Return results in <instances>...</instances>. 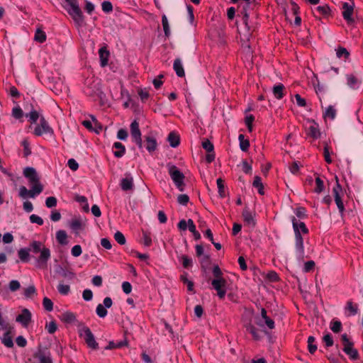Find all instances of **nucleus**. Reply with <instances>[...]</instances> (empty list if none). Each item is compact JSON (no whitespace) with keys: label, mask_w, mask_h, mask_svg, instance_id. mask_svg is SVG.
<instances>
[{"label":"nucleus","mask_w":363,"mask_h":363,"mask_svg":"<svg viewBox=\"0 0 363 363\" xmlns=\"http://www.w3.org/2000/svg\"><path fill=\"white\" fill-rule=\"evenodd\" d=\"M180 259L182 261V266L186 269H189L193 264L192 259L186 255H182Z\"/></svg>","instance_id":"50"},{"label":"nucleus","mask_w":363,"mask_h":363,"mask_svg":"<svg viewBox=\"0 0 363 363\" xmlns=\"http://www.w3.org/2000/svg\"><path fill=\"white\" fill-rule=\"evenodd\" d=\"M347 85L352 89H357L359 88L362 81L354 74H347L345 75Z\"/></svg>","instance_id":"17"},{"label":"nucleus","mask_w":363,"mask_h":363,"mask_svg":"<svg viewBox=\"0 0 363 363\" xmlns=\"http://www.w3.org/2000/svg\"><path fill=\"white\" fill-rule=\"evenodd\" d=\"M315 338L313 336H309L308 337V350L311 354H314L317 350V345L315 344Z\"/></svg>","instance_id":"42"},{"label":"nucleus","mask_w":363,"mask_h":363,"mask_svg":"<svg viewBox=\"0 0 363 363\" xmlns=\"http://www.w3.org/2000/svg\"><path fill=\"white\" fill-rule=\"evenodd\" d=\"M120 186L124 191H131L134 188L133 177L130 173H125V177L121 180Z\"/></svg>","instance_id":"16"},{"label":"nucleus","mask_w":363,"mask_h":363,"mask_svg":"<svg viewBox=\"0 0 363 363\" xmlns=\"http://www.w3.org/2000/svg\"><path fill=\"white\" fill-rule=\"evenodd\" d=\"M246 330L252 335L253 340L258 341L262 339L260 331L251 323L245 325Z\"/></svg>","instance_id":"22"},{"label":"nucleus","mask_w":363,"mask_h":363,"mask_svg":"<svg viewBox=\"0 0 363 363\" xmlns=\"http://www.w3.org/2000/svg\"><path fill=\"white\" fill-rule=\"evenodd\" d=\"M292 227L294 232V249L296 257L298 262H303L305 258V249L303 245V235H308V228L306 224L298 220L295 216L291 217Z\"/></svg>","instance_id":"2"},{"label":"nucleus","mask_w":363,"mask_h":363,"mask_svg":"<svg viewBox=\"0 0 363 363\" xmlns=\"http://www.w3.org/2000/svg\"><path fill=\"white\" fill-rule=\"evenodd\" d=\"M341 340L343 344V351L349 356L352 360H356L359 358L358 351L354 348V343L350 341L347 334L341 335Z\"/></svg>","instance_id":"7"},{"label":"nucleus","mask_w":363,"mask_h":363,"mask_svg":"<svg viewBox=\"0 0 363 363\" xmlns=\"http://www.w3.org/2000/svg\"><path fill=\"white\" fill-rule=\"evenodd\" d=\"M252 186L257 189V191L260 195L264 194V185L259 176L255 177Z\"/></svg>","instance_id":"31"},{"label":"nucleus","mask_w":363,"mask_h":363,"mask_svg":"<svg viewBox=\"0 0 363 363\" xmlns=\"http://www.w3.org/2000/svg\"><path fill=\"white\" fill-rule=\"evenodd\" d=\"M46 38L47 37L45 33L42 29L39 28H37L35 33L34 40L40 43H43L45 42Z\"/></svg>","instance_id":"37"},{"label":"nucleus","mask_w":363,"mask_h":363,"mask_svg":"<svg viewBox=\"0 0 363 363\" xmlns=\"http://www.w3.org/2000/svg\"><path fill=\"white\" fill-rule=\"evenodd\" d=\"M315 265V262L313 260L306 262L304 263V266L303 268V272H305V273L310 272L311 271H312L314 269Z\"/></svg>","instance_id":"61"},{"label":"nucleus","mask_w":363,"mask_h":363,"mask_svg":"<svg viewBox=\"0 0 363 363\" xmlns=\"http://www.w3.org/2000/svg\"><path fill=\"white\" fill-rule=\"evenodd\" d=\"M67 3L65 7L66 11L69 15L72 18L74 23L82 27L84 24V16L82 11L81 10L77 0H65Z\"/></svg>","instance_id":"3"},{"label":"nucleus","mask_w":363,"mask_h":363,"mask_svg":"<svg viewBox=\"0 0 363 363\" xmlns=\"http://www.w3.org/2000/svg\"><path fill=\"white\" fill-rule=\"evenodd\" d=\"M336 116V110L333 106H329L323 113L324 118L333 120Z\"/></svg>","instance_id":"38"},{"label":"nucleus","mask_w":363,"mask_h":363,"mask_svg":"<svg viewBox=\"0 0 363 363\" xmlns=\"http://www.w3.org/2000/svg\"><path fill=\"white\" fill-rule=\"evenodd\" d=\"M113 304L112 299L110 297H106L104 299L103 304H99L96 308V313L99 318H105L108 311L106 308L111 307Z\"/></svg>","instance_id":"15"},{"label":"nucleus","mask_w":363,"mask_h":363,"mask_svg":"<svg viewBox=\"0 0 363 363\" xmlns=\"http://www.w3.org/2000/svg\"><path fill=\"white\" fill-rule=\"evenodd\" d=\"M173 68L179 77H183L185 75L184 69L179 58H177L174 61Z\"/></svg>","instance_id":"26"},{"label":"nucleus","mask_w":363,"mask_h":363,"mask_svg":"<svg viewBox=\"0 0 363 363\" xmlns=\"http://www.w3.org/2000/svg\"><path fill=\"white\" fill-rule=\"evenodd\" d=\"M166 167L177 189L179 191H184L185 187L184 174L172 162H168Z\"/></svg>","instance_id":"4"},{"label":"nucleus","mask_w":363,"mask_h":363,"mask_svg":"<svg viewBox=\"0 0 363 363\" xmlns=\"http://www.w3.org/2000/svg\"><path fill=\"white\" fill-rule=\"evenodd\" d=\"M240 147L242 151L246 152L250 147V141L247 139L245 138L244 135L240 134L238 137Z\"/></svg>","instance_id":"39"},{"label":"nucleus","mask_w":363,"mask_h":363,"mask_svg":"<svg viewBox=\"0 0 363 363\" xmlns=\"http://www.w3.org/2000/svg\"><path fill=\"white\" fill-rule=\"evenodd\" d=\"M33 134L36 136H41L43 134H49L50 135H53L54 130L50 127L44 116H41L40 118L39 124H38L34 128Z\"/></svg>","instance_id":"8"},{"label":"nucleus","mask_w":363,"mask_h":363,"mask_svg":"<svg viewBox=\"0 0 363 363\" xmlns=\"http://www.w3.org/2000/svg\"><path fill=\"white\" fill-rule=\"evenodd\" d=\"M138 96L140 98V100L143 102H145L148 99V98L150 97L149 91H148V90L146 88H145V89H140L138 91Z\"/></svg>","instance_id":"54"},{"label":"nucleus","mask_w":363,"mask_h":363,"mask_svg":"<svg viewBox=\"0 0 363 363\" xmlns=\"http://www.w3.org/2000/svg\"><path fill=\"white\" fill-rule=\"evenodd\" d=\"M180 279L184 284H186L189 291H194V282L187 279L186 274L182 275Z\"/></svg>","instance_id":"55"},{"label":"nucleus","mask_w":363,"mask_h":363,"mask_svg":"<svg viewBox=\"0 0 363 363\" xmlns=\"http://www.w3.org/2000/svg\"><path fill=\"white\" fill-rule=\"evenodd\" d=\"M335 179H336V184L333 188V194L334 200H335V204L337 207L339 213H340L341 218H343L344 215H345V208L344 203L342 201V196L345 194V191L342 189L341 185L339 184L337 177H335Z\"/></svg>","instance_id":"5"},{"label":"nucleus","mask_w":363,"mask_h":363,"mask_svg":"<svg viewBox=\"0 0 363 363\" xmlns=\"http://www.w3.org/2000/svg\"><path fill=\"white\" fill-rule=\"evenodd\" d=\"M143 146L150 154L153 153L157 150V139L152 133L144 136V142H143Z\"/></svg>","instance_id":"13"},{"label":"nucleus","mask_w":363,"mask_h":363,"mask_svg":"<svg viewBox=\"0 0 363 363\" xmlns=\"http://www.w3.org/2000/svg\"><path fill=\"white\" fill-rule=\"evenodd\" d=\"M23 175L31 185V189L28 190L24 186L19 188L18 195L25 199L28 197L35 198L43 191V186L40 182V178L35 168L27 167L23 169Z\"/></svg>","instance_id":"1"},{"label":"nucleus","mask_w":363,"mask_h":363,"mask_svg":"<svg viewBox=\"0 0 363 363\" xmlns=\"http://www.w3.org/2000/svg\"><path fill=\"white\" fill-rule=\"evenodd\" d=\"M56 239L61 245H66L67 243V235L64 230H59L56 233Z\"/></svg>","instance_id":"35"},{"label":"nucleus","mask_w":363,"mask_h":363,"mask_svg":"<svg viewBox=\"0 0 363 363\" xmlns=\"http://www.w3.org/2000/svg\"><path fill=\"white\" fill-rule=\"evenodd\" d=\"M114 239L121 245H125L126 242V239L124 235L120 231L115 233Z\"/></svg>","instance_id":"52"},{"label":"nucleus","mask_w":363,"mask_h":363,"mask_svg":"<svg viewBox=\"0 0 363 363\" xmlns=\"http://www.w3.org/2000/svg\"><path fill=\"white\" fill-rule=\"evenodd\" d=\"M202 147L207 152H211L214 150L213 145L208 140L202 142Z\"/></svg>","instance_id":"64"},{"label":"nucleus","mask_w":363,"mask_h":363,"mask_svg":"<svg viewBox=\"0 0 363 363\" xmlns=\"http://www.w3.org/2000/svg\"><path fill=\"white\" fill-rule=\"evenodd\" d=\"M130 135L132 140L140 149L143 148L142 134L139 127V123L134 120L130 125Z\"/></svg>","instance_id":"9"},{"label":"nucleus","mask_w":363,"mask_h":363,"mask_svg":"<svg viewBox=\"0 0 363 363\" xmlns=\"http://www.w3.org/2000/svg\"><path fill=\"white\" fill-rule=\"evenodd\" d=\"M29 219H30V222L31 223H36L38 225H43L44 223L43 218L35 214L30 215L29 217Z\"/></svg>","instance_id":"60"},{"label":"nucleus","mask_w":363,"mask_h":363,"mask_svg":"<svg viewBox=\"0 0 363 363\" xmlns=\"http://www.w3.org/2000/svg\"><path fill=\"white\" fill-rule=\"evenodd\" d=\"M43 247H45L43 244L40 241L34 240L30 242L28 249L30 252H32L34 254L40 253V252L43 250Z\"/></svg>","instance_id":"29"},{"label":"nucleus","mask_w":363,"mask_h":363,"mask_svg":"<svg viewBox=\"0 0 363 363\" xmlns=\"http://www.w3.org/2000/svg\"><path fill=\"white\" fill-rule=\"evenodd\" d=\"M330 329L333 332L337 333L342 330V323L339 320H334L331 322Z\"/></svg>","instance_id":"56"},{"label":"nucleus","mask_w":363,"mask_h":363,"mask_svg":"<svg viewBox=\"0 0 363 363\" xmlns=\"http://www.w3.org/2000/svg\"><path fill=\"white\" fill-rule=\"evenodd\" d=\"M26 117L29 118L31 123H35L40 118L39 113L35 109H32L29 113H26Z\"/></svg>","instance_id":"43"},{"label":"nucleus","mask_w":363,"mask_h":363,"mask_svg":"<svg viewBox=\"0 0 363 363\" xmlns=\"http://www.w3.org/2000/svg\"><path fill=\"white\" fill-rule=\"evenodd\" d=\"M128 345V342L126 340H121L117 342L114 341H110L108 345L106 346L105 350H113L117 348H122L125 346Z\"/></svg>","instance_id":"30"},{"label":"nucleus","mask_w":363,"mask_h":363,"mask_svg":"<svg viewBox=\"0 0 363 363\" xmlns=\"http://www.w3.org/2000/svg\"><path fill=\"white\" fill-rule=\"evenodd\" d=\"M43 306L45 310H46L47 311L50 312L53 310V303L51 301V299H50L48 297L43 298Z\"/></svg>","instance_id":"53"},{"label":"nucleus","mask_w":363,"mask_h":363,"mask_svg":"<svg viewBox=\"0 0 363 363\" xmlns=\"http://www.w3.org/2000/svg\"><path fill=\"white\" fill-rule=\"evenodd\" d=\"M266 278L269 281H272V282H277L279 280L278 274L274 271L269 272L266 275Z\"/></svg>","instance_id":"62"},{"label":"nucleus","mask_w":363,"mask_h":363,"mask_svg":"<svg viewBox=\"0 0 363 363\" xmlns=\"http://www.w3.org/2000/svg\"><path fill=\"white\" fill-rule=\"evenodd\" d=\"M354 2H351V3L345 2L342 4V15L348 26H353L355 23V20L352 16L353 12H354Z\"/></svg>","instance_id":"10"},{"label":"nucleus","mask_w":363,"mask_h":363,"mask_svg":"<svg viewBox=\"0 0 363 363\" xmlns=\"http://www.w3.org/2000/svg\"><path fill=\"white\" fill-rule=\"evenodd\" d=\"M308 135L314 138L318 139L320 136V130L317 125H311L308 128Z\"/></svg>","instance_id":"46"},{"label":"nucleus","mask_w":363,"mask_h":363,"mask_svg":"<svg viewBox=\"0 0 363 363\" xmlns=\"http://www.w3.org/2000/svg\"><path fill=\"white\" fill-rule=\"evenodd\" d=\"M60 319L65 323H73L77 320L75 314L69 311L62 313L60 315Z\"/></svg>","instance_id":"27"},{"label":"nucleus","mask_w":363,"mask_h":363,"mask_svg":"<svg viewBox=\"0 0 363 363\" xmlns=\"http://www.w3.org/2000/svg\"><path fill=\"white\" fill-rule=\"evenodd\" d=\"M227 281L225 279H214L211 281L213 288L217 291L220 298H223L226 294L225 286Z\"/></svg>","instance_id":"14"},{"label":"nucleus","mask_w":363,"mask_h":363,"mask_svg":"<svg viewBox=\"0 0 363 363\" xmlns=\"http://www.w3.org/2000/svg\"><path fill=\"white\" fill-rule=\"evenodd\" d=\"M57 290L62 295H67L70 291V287L67 284H60L57 286Z\"/></svg>","instance_id":"59"},{"label":"nucleus","mask_w":363,"mask_h":363,"mask_svg":"<svg viewBox=\"0 0 363 363\" xmlns=\"http://www.w3.org/2000/svg\"><path fill=\"white\" fill-rule=\"evenodd\" d=\"M23 112L20 106H16L12 109V116L16 119H20L23 117Z\"/></svg>","instance_id":"58"},{"label":"nucleus","mask_w":363,"mask_h":363,"mask_svg":"<svg viewBox=\"0 0 363 363\" xmlns=\"http://www.w3.org/2000/svg\"><path fill=\"white\" fill-rule=\"evenodd\" d=\"M36 294V289L34 285H30L23 289V296L27 299L33 298Z\"/></svg>","instance_id":"34"},{"label":"nucleus","mask_w":363,"mask_h":363,"mask_svg":"<svg viewBox=\"0 0 363 363\" xmlns=\"http://www.w3.org/2000/svg\"><path fill=\"white\" fill-rule=\"evenodd\" d=\"M99 83L93 78L87 79L84 83V92L87 96H94L99 91Z\"/></svg>","instance_id":"11"},{"label":"nucleus","mask_w":363,"mask_h":363,"mask_svg":"<svg viewBox=\"0 0 363 363\" xmlns=\"http://www.w3.org/2000/svg\"><path fill=\"white\" fill-rule=\"evenodd\" d=\"M50 257V249L45 247H43V250L40 252V256L36 259L35 266L40 269H45Z\"/></svg>","instance_id":"12"},{"label":"nucleus","mask_w":363,"mask_h":363,"mask_svg":"<svg viewBox=\"0 0 363 363\" xmlns=\"http://www.w3.org/2000/svg\"><path fill=\"white\" fill-rule=\"evenodd\" d=\"M162 23L163 30H164L165 36L169 37L170 35V28H169L167 18L165 15H163L162 17Z\"/></svg>","instance_id":"48"},{"label":"nucleus","mask_w":363,"mask_h":363,"mask_svg":"<svg viewBox=\"0 0 363 363\" xmlns=\"http://www.w3.org/2000/svg\"><path fill=\"white\" fill-rule=\"evenodd\" d=\"M21 288V284L17 280H11L9 284V289L11 291L14 292Z\"/></svg>","instance_id":"63"},{"label":"nucleus","mask_w":363,"mask_h":363,"mask_svg":"<svg viewBox=\"0 0 363 363\" xmlns=\"http://www.w3.org/2000/svg\"><path fill=\"white\" fill-rule=\"evenodd\" d=\"M143 244L146 247H150L152 245L150 233L147 231H143Z\"/></svg>","instance_id":"47"},{"label":"nucleus","mask_w":363,"mask_h":363,"mask_svg":"<svg viewBox=\"0 0 363 363\" xmlns=\"http://www.w3.org/2000/svg\"><path fill=\"white\" fill-rule=\"evenodd\" d=\"M29 252L30 250L28 248H21L18 250V255L21 261L23 262H28L29 261Z\"/></svg>","instance_id":"36"},{"label":"nucleus","mask_w":363,"mask_h":363,"mask_svg":"<svg viewBox=\"0 0 363 363\" xmlns=\"http://www.w3.org/2000/svg\"><path fill=\"white\" fill-rule=\"evenodd\" d=\"M1 342L8 348H11L13 347V342L12 337L10 335V331L6 332L3 337H1Z\"/></svg>","instance_id":"32"},{"label":"nucleus","mask_w":363,"mask_h":363,"mask_svg":"<svg viewBox=\"0 0 363 363\" xmlns=\"http://www.w3.org/2000/svg\"><path fill=\"white\" fill-rule=\"evenodd\" d=\"M102 11L106 13H111L113 11V5L109 1H104L101 4Z\"/></svg>","instance_id":"57"},{"label":"nucleus","mask_w":363,"mask_h":363,"mask_svg":"<svg viewBox=\"0 0 363 363\" xmlns=\"http://www.w3.org/2000/svg\"><path fill=\"white\" fill-rule=\"evenodd\" d=\"M243 220L245 223L251 227H255L256 225V221L255 219V215L250 211L247 207H245L242 213Z\"/></svg>","instance_id":"19"},{"label":"nucleus","mask_w":363,"mask_h":363,"mask_svg":"<svg viewBox=\"0 0 363 363\" xmlns=\"http://www.w3.org/2000/svg\"><path fill=\"white\" fill-rule=\"evenodd\" d=\"M216 184L219 196L220 198H224L225 196L224 181L221 178H218L216 180Z\"/></svg>","instance_id":"45"},{"label":"nucleus","mask_w":363,"mask_h":363,"mask_svg":"<svg viewBox=\"0 0 363 363\" xmlns=\"http://www.w3.org/2000/svg\"><path fill=\"white\" fill-rule=\"evenodd\" d=\"M315 11L318 14L323 16H328L330 14V9L327 4L317 6Z\"/></svg>","instance_id":"40"},{"label":"nucleus","mask_w":363,"mask_h":363,"mask_svg":"<svg viewBox=\"0 0 363 363\" xmlns=\"http://www.w3.org/2000/svg\"><path fill=\"white\" fill-rule=\"evenodd\" d=\"M238 7L241 9V14L242 15V21L243 23L245 26V28L247 29L248 31L250 30V27L248 23L249 20V14L247 13V9L250 7V5H245V3L240 2L238 4Z\"/></svg>","instance_id":"20"},{"label":"nucleus","mask_w":363,"mask_h":363,"mask_svg":"<svg viewBox=\"0 0 363 363\" xmlns=\"http://www.w3.org/2000/svg\"><path fill=\"white\" fill-rule=\"evenodd\" d=\"M272 93L275 99L280 100L285 96V86L283 84L278 83L273 86Z\"/></svg>","instance_id":"23"},{"label":"nucleus","mask_w":363,"mask_h":363,"mask_svg":"<svg viewBox=\"0 0 363 363\" xmlns=\"http://www.w3.org/2000/svg\"><path fill=\"white\" fill-rule=\"evenodd\" d=\"M84 223L80 218L72 219L70 222L69 226L74 231H79L84 228Z\"/></svg>","instance_id":"33"},{"label":"nucleus","mask_w":363,"mask_h":363,"mask_svg":"<svg viewBox=\"0 0 363 363\" xmlns=\"http://www.w3.org/2000/svg\"><path fill=\"white\" fill-rule=\"evenodd\" d=\"M358 306L354 303L352 301L347 302L345 308V313L346 316H353L357 313Z\"/></svg>","instance_id":"24"},{"label":"nucleus","mask_w":363,"mask_h":363,"mask_svg":"<svg viewBox=\"0 0 363 363\" xmlns=\"http://www.w3.org/2000/svg\"><path fill=\"white\" fill-rule=\"evenodd\" d=\"M31 313L27 309L22 310L21 314L16 317V321L20 323L23 326L27 327L31 320Z\"/></svg>","instance_id":"18"},{"label":"nucleus","mask_w":363,"mask_h":363,"mask_svg":"<svg viewBox=\"0 0 363 363\" xmlns=\"http://www.w3.org/2000/svg\"><path fill=\"white\" fill-rule=\"evenodd\" d=\"M323 190H324L323 181L319 177H317L315 178V188L314 189V191L317 194H320Z\"/></svg>","instance_id":"49"},{"label":"nucleus","mask_w":363,"mask_h":363,"mask_svg":"<svg viewBox=\"0 0 363 363\" xmlns=\"http://www.w3.org/2000/svg\"><path fill=\"white\" fill-rule=\"evenodd\" d=\"M167 140L169 143L170 146L172 147H177L180 143L179 135L174 132H171L168 135Z\"/></svg>","instance_id":"28"},{"label":"nucleus","mask_w":363,"mask_h":363,"mask_svg":"<svg viewBox=\"0 0 363 363\" xmlns=\"http://www.w3.org/2000/svg\"><path fill=\"white\" fill-rule=\"evenodd\" d=\"M336 55L338 58H343L345 60H347L350 57V52L348 50L342 47H339L336 50Z\"/></svg>","instance_id":"44"},{"label":"nucleus","mask_w":363,"mask_h":363,"mask_svg":"<svg viewBox=\"0 0 363 363\" xmlns=\"http://www.w3.org/2000/svg\"><path fill=\"white\" fill-rule=\"evenodd\" d=\"M113 148L116 149L113 151V155L117 158H121L125 154V147L120 142H115L113 145Z\"/></svg>","instance_id":"25"},{"label":"nucleus","mask_w":363,"mask_h":363,"mask_svg":"<svg viewBox=\"0 0 363 363\" xmlns=\"http://www.w3.org/2000/svg\"><path fill=\"white\" fill-rule=\"evenodd\" d=\"M100 65L102 67H106L108 65L110 52L106 46L101 48L99 50Z\"/></svg>","instance_id":"21"},{"label":"nucleus","mask_w":363,"mask_h":363,"mask_svg":"<svg viewBox=\"0 0 363 363\" xmlns=\"http://www.w3.org/2000/svg\"><path fill=\"white\" fill-rule=\"evenodd\" d=\"M45 329L47 330L49 334L55 333L57 330V325L55 321H50L45 325Z\"/></svg>","instance_id":"51"},{"label":"nucleus","mask_w":363,"mask_h":363,"mask_svg":"<svg viewBox=\"0 0 363 363\" xmlns=\"http://www.w3.org/2000/svg\"><path fill=\"white\" fill-rule=\"evenodd\" d=\"M294 213L296 215V216L299 219H305L307 218L308 217L306 209L302 206L296 208L294 210Z\"/></svg>","instance_id":"41"},{"label":"nucleus","mask_w":363,"mask_h":363,"mask_svg":"<svg viewBox=\"0 0 363 363\" xmlns=\"http://www.w3.org/2000/svg\"><path fill=\"white\" fill-rule=\"evenodd\" d=\"M79 335L84 339L88 347L92 350L99 348V344L96 341L94 334L87 326L83 325L79 329Z\"/></svg>","instance_id":"6"}]
</instances>
